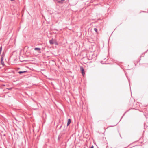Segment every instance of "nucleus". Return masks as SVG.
Instances as JSON below:
<instances>
[{
    "instance_id": "nucleus-1",
    "label": "nucleus",
    "mask_w": 148,
    "mask_h": 148,
    "mask_svg": "<svg viewBox=\"0 0 148 148\" xmlns=\"http://www.w3.org/2000/svg\"><path fill=\"white\" fill-rule=\"evenodd\" d=\"M80 69L81 71V72L83 75L85 74L84 70L82 67H80Z\"/></svg>"
},
{
    "instance_id": "nucleus-2",
    "label": "nucleus",
    "mask_w": 148,
    "mask_h": 148,
    "mask_svg": "<svg viewBox=\"0 0 148 148\" xmlns=\"http://www.w3.org/2000/svg\"><path fill=\"white\" fill-rule=\"evenodd\" d=\"M71 122V119H68L67 126H68L70 124Z\"/></svg>"
},
{
    "instance_id": "nucleus-3",
    "label": "nucleus",
    "mask_w": 148,
    "mask_h": 148,
    "mask_svg": "<svg viewBox=\"0 0 148 148\" xmlns=\"http://www.w3.org/2000/svg\"><path fill=\"white\" fill-rule=\"evenodd\" d=\"M27 72V71H19L18 72V73L20 74H21L23 73H26Z\"/></svg>"
},
{
    "instance_id": "nucleus-4",
    "label": "nucleus",
    "mask_w": 148,
    "mask_h": 148,
    "mask_svg": "<svg viewBox=\"0 0 148 148\" xmlns=\"http://www.w3.org/2000/svg\"><path fill=\"white\" fill-rule=\"evenodd\" d=\"M49 43L50 44L53 45L54 44L53 39H52L49 40Z\"/></svg>"
},
{
    "instance_id": "nucleus-5",
    "label": "nucleus",
    "mask_w": 148,
    "mask_h": 148,
    "mask_svg": "<svg viewBox=\"0 0 148 148\" xmlns=\"http://www.w3.org/2000/svg\"><path fill=\"white\" fill-rule=\"evenodd\" d=\"M34 49L35 51H40L41 50V49L40 48L36 47L34 48Z\"/></svg>"
},
{
    "instance_id": "nucleus-6",
    "label": "nucleus",
    "mask_w": 148,
    "mask_h": 148,
    "mask_svg": "<svg viewBox=\"0 0 148 148\" xmlns=\"http://www.w3.org/2000/svg\"><path fill=\"white\" fill-rule=\"evenodd\" d=\"M1 64L2 65V66L3 67L5 65L4 62L3 60H1Z\"/></svg>"
},
{
    "instance_id": "nucleus-7",
    "label": "nucleus",
    "mask_w": 148,
    "mask_h": 148,
    "mask_svg": "<svg viewBox=\"0 0 148 148\" xmlns=\"http://www.w3.org/2000/svg\"><path fill=\"white\" fill-rule=\"evenodd\" d=\"M2 50V46L1 45L0 46V56H1Z\"/></svg>"
},
{
    "instance_id": "nucleus-8",
    "label": "nucleus",
    "mask_w": 148,
    "mask_h": 148,
    "mask_svg": "<svg viewBox=\"0 0 148 148\" xmlns=\"http://www.w3.org/2000/svg\"><path fill=\"white\" fill-rule=\"evenodd\" d=\"M5 56V53L4 52H3L2 54H1V56L3 57H4Z\"/></svg>"
},
{
    "instance_id": "nucleus-9",
    "label": "nucleus",
    "mask_w": 148,
    "mask_h": 148,
    "mask_svg": "<svg viewBox=\"0 0 148 148\" xmlns=\"http://www.w3.org/2000/svg\"><path fill=\"white\" fill-rule=\"evenodd\" d=\"M60 138H61V136L60 135H59L58 136V141H59L60 139Z\"/></svg>"
},
{
    "instance_id": "nucleus-10",
    "label": "nucleus",
    "mask_w": 148,
    "mask_h": 148,
    "mask_svg": "<svg viewBox=\"0 0 148 148\" xmlns=\"http://www.w3.org/2000/svg\"><path fill=\"white\" fill-rule=\"evenodd\" d=\"M94 30L97 33V29L96 28H94Z\"/></svg>"
},
{
    "instance_id": "nucleus-11",
    "label": "nucleus",
    "mask_w": 148,
    "mask_h": 148,
    "mask_svg": "<svg viewBox=\"0 0 148 148\" xmlns=\"http://www.w3.org/2000/svg\"><path fill=\"white\" fill-rule=\"evenodd\" d=\"M4 57H1V60H3Z\"/></svg>"
},
{
    "instance_id": "nucleus-12",
    "label": "nucleus",
    "mask_w": 148,
    "mask_h": 148,
    "mask_svg": "<svg viewBox=\"0 0 148 148\" xmlns=\"http://www.w3.org/2000/svg\"><path fill=\"white\" fill-rule=\"evenodd\" d=\"M94 148V147L93 146H92L90 148Z\"/></svg>"
},
{
    "instance_id": "nucleus-13",
    "label": "nucleus",
    "mask_w": 148,
    "mask_h": 148,
    "mask_svg": "<svg viewBox=\"0 0 148 148\" xmlns=\"http://www.w3.org/2000/svg\"><path fill=\"white\" fill-rule=\"evenodd\" d=\"M11 1H14V0H10Z\"/></svg>"
},
{
    "instance_id": "nucleus-14",
    "label": "nucleus",
    "mask_w": 148,
    "mask_h": 148,
    "mask_svg": "<svg viewBox=\"0 0 148 148\" xmlns=\"http://www.w3.org/2000/svg\"><path fill=\"white\" fill-rule=\"evenodd\" d=\"M124 115H125V114H124V115H123V116H122L121 118L123 117V116H124Z\"/></svg>"
},
{
    "instance_id": "nucleus-15",
    "label": "nucleus",
    "mask_w": 148,
    "mask_h": 148,
    "mask_svg": "<svg viewBox=\"0 0 148 148\" xmlns=\"http://www.w3.org/2000/svg\"><path fill=\"white\" fill-rule=\"evenodd\" d=\"M147 51H148V49L147 51L145 52V53H146V52H147Z\"/></svg>"
},
{
    "instance_id": "nucleus-16",
    "label": "nucleus",
    "mask_w": 148,
    "mask_h": 148,
    "mask_svg": "<svg viewBox=\"0 0 148 148\" xmlns=\"http://www.w3.org/2000/svg\"><path fill=\"white\" fill-rule=\"evenodd\" d=\"M1 68H2V67L0 66V69Z\"/></svg>"
},
{
    "instance_id": "nucleus-17",
    "label": "nucleus",
    "mask_w": 148,
    "mask_h": 148,
    "mask_svg": "<svg viewBox=\"0 0 148 148\" xmlns=\"http://www.w3.org/2000/svg\"><path fill=\"white\" fill-rule=\"evenodd\" d=\"M59 3H60V1H59Z\"/></svg>"
}]
</instances>
